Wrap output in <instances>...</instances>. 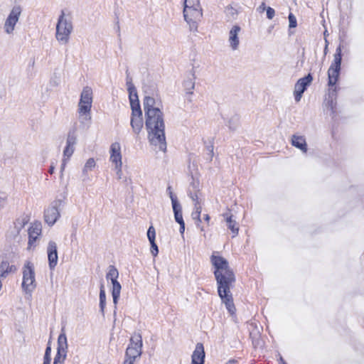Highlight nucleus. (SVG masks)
Returning a JSON list of instances; mask_svg holds the SVG:
<instances>
[{"label":"nucleus","mask_w":364,"mask_h":364,"mask_svg":"<svg viewBox=\"0 0 364 364\" xmlns=\"http://www.w3.org/2000/svg\"><path fill=\"white\" fill-rule=\"evenodd\" d=\"M142 336L140 333H134L131 338L130 343L126 350L125 357L136 360L142 353Z\"/></svg>","instance_id":"obj_7"},{"label":"nucleus","mask_w":364,"mask_h":364,"mask_svg":"<svg viewBox=\"0 0 364 364\" xmlns=\"http://www.w3.org/2000/svg\"><path fill=\"white\" fill-rule=\"evenodd\" d=\"M57 345V353L55 358L65 360L67 358L68 345L67 336L64 329L61 330V332L58 336Z\"/></svg>","instance_id":"obj_13"},{"label":"nucleus","mask_w":364,"mask_h":364,"mask_svg":"<svg viewBox=\"0 0 364 364\" xmlns=\"http://www.w3.org/2000/svg\"><path fill=\"white\" fill-rule=\"evenodd\" d=\"M77 138L74 132L69 133L66 141V146L63 151V158L70 159L75 151Z\"/></svg>","instance_id":"obj_19"},{"label":"nucleus","mask_w":364,"mask_h":364,"mask_svg":"<svg viewBox=\"0 0 364 364\" xmlns=\"http://www.w3.org/2000/svg\"><path fill=\"white\" fill-rule=\"evenodd\" d=\"M202 211L201 205L195 204L194 210L193 211L191 216L193 220H195L196 226L200 229L201 232H204V228L200 225L201 219H200V213Z\"/></svg>","instance_id":"obj_27"},{"label":"nucleus","mask_w":364,"mask_h":364,"mask_svg":"<svg viewBox=\"0 0 364 364\" xmlns=\"http://www.w3.org/2000/svg\"><path fill=\"white\" fill-rule=\"evenodd\" d=\"M48 264L50 269H53L58 263L57 245L53 241H50L47 247Z\"/></svg>","instance_id":"obj_18"},{"label":"nucleus","mask_w":364,"mask_h":364,"mask_svg":"<svg viewBox=\"0 0 364 364\" xmlns=\"http://www.w3.org/2000/svg\"><path fill=\"white\" fill-rule=\"evenodd\" d=\"M27 220L24 218H17L6 232V240L10 243L19 244L25 236L24 228Z\"/></svg>","instance_id":"obj_5"},{"label":"nucleus","mask_w":364,"mask_h":364,"mask_svg":"<svg viewBox=\"0 0 364 364\" xmlns=\"http://www.w3.org/2000/svg\"><path fill=\"white\" fill-rule=\"evenodd\" d=\"M109 153V160L114 165V166L122 165L121 145L119 142H114L111 144Z\"/></svg>","instance_id":"obj_17"},{"label":"nucleus","mask_w":364,"mask_h":364,"mask_svg":"<svg viewBox=\"0 0 364 364\" xmlns=\"http://www.w3.org/2000/svg\"><path fill=\"white\" fill-rule=\"evenodd\" d=\"M134 362H135V360H132V359H129V358L125 357V359L124 360L123 364H134Z\"/></svg>","instance_id":"obj_45"},{"label":"nucleus","mask_w":364,"mask_h":364,"mask_svg":"<svg viewBox=\"0 0 364 364\" xmlns=\"http://www.w3.org/2000/svg\"><path fill=\"white\" fill-rule=\"evenodd\" d=\"M21 287L26 294H31L36 287L35 267L30 261H26L22 269Z\"/></svg>","instance_id":"obj_6"},{"label":"nucleus","mask_w":364,"mask_h":364,"mask_svg":"<svg viewBox=\"0 0 364 364\" xmlns=\"http://www.w3.org/2000/svg\"><path fill=\"white\" fill-rule=\"evenodd\" d=\"M210 261L215 268L214 274L218 283V294L228 312L232 315L236 309L230 289L235 282L234 274L230 269L228 261L217 252L213 253Z\"/></svg>","instance_id":"obj_1"},{"label":"nucleus","mask_w":364,"mask_h":364,"mask_svg":"<svg viewBox=\"0 0 364 364\" xmlns=\"http://www.w3.org/2000/svg\"><path fill=\"white\" fill-rule=\"evenodd\" d=\"M147 237L149 242L155 241L156 231L154 228L151 225L147 231Z\"/></svg>","instance_id":"obj_36"},{"label":"nucleus","mask_w":364,"mask_h":364,"mask_svg":"<svg viewBox=\"0 0 364 364\" xmlns=\"http://www.w3.org/2000/svg\"><path fill=\"white\" fill-rule=\"evenodd\" d=\"M241 31V28L238 25H234L230 32L228 36V43L231 50H237L240 46L239 33Z\"/></svg>","instance_id":"obj_16"},{"label":"nucleus","mask_w":364,"mask_h":364,"mask_svg":"<svg viewBox=\"0 0 364 364\" xmlns=\"http://www.w3.org/2000/svg\"><path fill=\"white\" fill-rule=\"evenodd\" d=\"M178 224L180 225V228H179L180 233L181 235H183L184 231H185V223L183 222V223H178Z\"/></svg>","instance_id":"obj_44"},{"label":"nucleus","mask_w":364,"mask_h":364,"mask_svg":"<svg viewBox=\"0 0 364 364\" xmlns=\"http://www.w3.org/2000/svg\"><path fill=\"white\" fill-rule=\"evenodd\" d=\"M21 11L22 9L19 5L14 6L11 10L4 25V31L7 34H11L14 32L15 26L18 21Z\"/></svg>","instance_id":"obj_10"},{"label":"nucleus","mask_w":364,"mask_h":364,"mask_svg":"<svg viewBox=\"0 0 364 364\" xmlns=\"http://www.w3.org/2000/svg\"><path fill=\"white\" fill-rule=\"evenodd\" d=\"M291 144L304 153L307 151V144L304 136L294 134L291 137Z\"/></svg>","instance_id":"obj_24"},{"label":"nucleus","mask_w":364,"mask_h":364,"mask_svg":"<svg viewBox=\"0 0 364 364\" xmlns=\"http://www.w3.org/2000/svg\"><path fill=\"white\" fill-rule=\"evenodd\" d=\"M106 306V294L104 285L102 284L100 285V311L102 314H104L105 308Z\"/></svg>","instance_id":"obj_32"},{"label":"nucleus","mask_w":364,"mask_h":364,"mask_svg":"<svg viewBox=\"0 0 364 364\" xmlns=\"http://www.w3.org/2000/svg\"><path fill=\"white\" fill-rule=\"evenodd\" d=\"M50 347L48 346L46 350L43 364H50Z\"/></svg>","instance_id":"obj_38"},{"label":"nucleus","mask_w":364,"mask_h":364,"mask_svg":"<svg viewBox=\"0 0 364 364\" xmlns=\"http://www.w3.org/2000/svg\"><path fill=\"white\" fill-rule=\"evenodd\" d=\"M69 161V159H67L65 158H63V163L61 164V167H60V169H61V172H63L65 169V167L66 166V164L67 162Z\"/></svg>","instance_id":"obj_43"},{"label":"nucleus","mask_w":364,"mask_h":364,"mask_svg":"<svg viewBox=\"0 0 364 364\" xmlns=\"http://www.w3.org/2000/svg\"><path fill=\"white\" fill-rule=\"evenodd\" d=\"M203 16L202 8H191L187 6L183 9V16L186 21L188 23L190 27V30L192 31H197L198 22L200 21Z\"/></svg>","instance_id":"obj_9"},{"label":"nucleus","mask_w":364,"mask_h":364,"mask_svg":"<svg viewBox=\"0 0 364 364\" xmlns=\"http://www.w3.org/2000/svg\"><path fill=\"white\" fill-rule=\"evenodd\" d=\"M183 87L186 94L192 95L195 88V77L194 75L188 77L183 81Z\"/></svg>","instance_id":"obj_29"},{"label":"nucleus","mask_w":364,"mask_h":364,"mask_svg":"<svg viewBox=\"0 0 364 364\" xmlns=\"http://www.w3.org/2000/svg\"><path fill=\"white\" fill-rule=\"evenodd\" d=\"M73 31V26L70 18L61 11L56 24L55 38L61 45L68 43L70 35Z\"/></svg>","instance_id":"obj_3"},{"label":"nucleus","mask_w":364,"mask_h":364,"mask_svg":"<svg viewBox=\"0 0 364 364\" xmlns=\"http://www.w3.org/2000/svg\"><path fill=\"white\" fill-rule=\"evenodd\" d=\"M60 211L56 206L48 207L44 213L45 221L49 225H54L60 218Z\"/></svg>","instance_id":"obj_22"},{"label":"nucleus","mask_w":364,"mask_h":364,"mask_svg":"<svg viewBox=\"0 0 364 364\" xmlns=\"http://www.w3.org/2000/svg\"><path fill=\"white\" fill-rule=\"evenodd\" d=\"M258 9L259 11H263L267 9L265 3H262L261 5L259 6Z\"/></svg>","instance_id":"obj_48"},{"label":"nucleus","mask_w":364,"mask_h":364,"mask_svg":"<svg viewBox=\"0 0 364 364\" xmlns=\"http://www.w3.org/2000/svg\"><path fill=\"white\" fill-rule=\"evenodd\" d=\"M122 165L114 166V170L116 171V173H117L118 179L122 178Z\"/></svg>","instance_id":"obj_41"},{"label":"nucleus","mask_w":364,"mask_h":364,"mask_svg":"<svg viewBox=\"0 0 364 364\" xmlns=\"http://www.w3.org/2000/svg\"><path fill=\"white\" fill-rule=\"evenodd\" d=\"M127 85L131 109H141L136 87L132 82H127Z\"/></svg>","instance_id":"obj_21"},{"label":"nucleus","mask_w":364,"mask_h":364,"mask_svg":"<svg viewBox=\"0 0 364 364\" xmlns=\"http://www.w3.org/2000/svg\"><path fill=\"white\" fill-rule=\"evenodd\" d=\"M173 211L174 213V218L176 223H181L184 222L182 213V206L180 203L172 205Z\"/></svg>","instance_id":"obj_30"},{"label":"nucleus","mask_w":364,"mask_h":364,"mask_svg":"<svg viewBox=\"0 0 364 364\" xmlns=\"http://www.w3.org/2000/svg\"><path fill=\"white\" fill-rule=\"evenodd\" d=\"M109 280L111 281V283H112V285H113L114 283H117V282H119L117 281V279H109Z\"/></svg>","instance_id":"obj_52"},{"label":"nucleus","mask_w":364,"mask_h":364,"mask_svg":"<svg viewBox=\"0 0 364 364\" xmlns=\"http://www.w3.org/2000/svg\"><path fill=\"white\" fill-rule=\"evenodd\" d=\"M313 81V77L309 73L304 77L298 80L294 86V99L296 102H299L301 99L302 94L306 90V87L311 85Z\"/></svg>","instance_id":"obj_12"},{"label":"nucleus","mask_w":364,"mask_h":364,"mask_svg":"<svg viewBox=\"0 0 364 364\" xmlns=\"http://www.w3.org/2000/svg\"><path fill=\"white\" fill-rule=\"evenodd\" d=\"M151 244V252L153 255V256H156L159 253V249L158 247L155 242V241L149 242Z\"/></svg>","instance_id":"obj_39"},{"label":"nucleus","mask_w":364,"mask_h":364,"mask_svg":"<svg viewBox=\"0 0 364 364\" xmlns=\"http://www.w3.org/2000/svg\"><path fill=\"white\" fill-rule=\"evenodd\" d=\"M6 204V199L0 197V209L3 208Z\"/></svg>","instance_id":"obj_46"},{"label":"nucleus","mask_w":364,"mask_h":364,"mask_svg":"<svg viewBox=\"0 0 364 364\" xmlns=\"http://www.w3.org/2000/svg\"><path fill=\"white\" fill-rule=\"evenodd\" d=\"M92 101L93 97L92 88L89 86L83 87L77 105V112L80 118H82L85 120H90L91 119Z\"/></svg>","instance_id":"obj_4"},{"label":"nucleus","mask_w":364,"mask_h":364,"mask_svg":"<svg viewBox=\"0 0 364 364\" xmlns=\"http://www.w3.org/2000/svg\"><path fill=\"white\" fill-rule=\"evenodd\" d=\"M145 124L148 131L149 139L151 145L160 151L166 149L165 124L164 114L161 109L149 110L145 114Z\"/></svg>","instance_id":"obj_2"},{"label":"nucleus","mask_w":364,"mask_h":364,"mask_svg":"<svg viewBox=\"0 0 364 364\" xmlns=\"http://www.w3.org/2000/svg\"><path fill=\"white\" fill-rule=\"evenodd\" d=\"M64 362H65V360L54 358L53 364H63Z\"/></svg>","instance_id":"obj_47"},{"label":"nucleus","mask_w":364,"mask_h":364,"mask_svg":"<svg viewBox=\"0 0 364 364\" xmlns=\"http://www.w3.org/2000/svg\"><path fill=\"white\" fill-rule=\"evenodd\" d=\"M205 355L203 345L200 343H197L191 355V364H204Z\"/></svg>","instance_id":"obj_20"},{"label":"nucleus","mask_w":364,"mask_h":364,"mask_svg":"<svg viewBox=\"0 0 364 364\" xmlns=\"http://www.w3.org/2000/svg\"><path fill=\"white\" fill-rule=\"evenodd\" d=\"M188 196L193 201L194 205H201L202 203V193L200 190V185L199 181H193L188 188Z\"/></svg>","instance_id":"obj_14"},{"label":"nucleus","mask_w":364,"mask_h":364,"mask_svg":"<svg viewBox=\"0 0 364 364\" xmlns=\"http://www.w3.org/2000/svg\"><path fill=\"white\" fill-rule=\"evenodd\" d=\"M16 267L15 265H11L6 260L2 261L0 264V277L6 278L11 272H15Z\"/></svg>","instance_id":"obj_25"},{"label":"nucleus","mask_w":364,"mask_h":364,"mask_svg":"<svg viewBox=\"0 0 364 364\" xmlns=\"http://www.w3.org/2000/svg\"><path fill=\"white\" fill-rule=\"evenodd\" d=\"M342 60L341 48L338 47L333 55V61L328 70V86H334L338 79Z\"/></svg>","instance_id":"obj_8"},{"label":"nucleus","mask_w":364,"mask_h":364,"mask_svg":"<svg viewBox=\"0 0 364 364\" xmlns=\"http://www.w3.org/2000/svg\"><path fill=\"white\" fill-rule=\"evenodd\" d=\"M122 286L119 282L114 283L112 287V296L113 299V303L114 305V315L116 314L117 305L118 303L119 298L120 296Z\"/></svg>","instance_id":"obj_28"},{"label":"nucleus","mask_w":364,"mask_h":364,"mask_svg":"<svg viewBox=\"0 0 364 364\" xmlns=\"http://www.w3.org/2000/svg\"><path fill=\"white\" fill-rule=\"evenodd\" d=\"M223 215L226 220L228 228L231 230L232 232V237H235L239 232V227L237 223L235 220L232 219V215H229V213H224Z\"/></svg>","instance_id":"obj_26"},{"label":"nucleus","mask_w":364,"mask_h":364,"mask_svg":"<svg viewBox=\"0 0 364 364\" xmlns=\"http://www.w3.org/2000/svg\"><path fill=\"white\" fill-rule=\"evenodd\" d=\"M143 105H144V109L145 114L149 110H157V109H159V107H156L155 106L156 105V101H155L154 98H153L151 97H149V96L145 97V98L144 100Z\"/></svg>","instance_id":"obj_31"},{"label":"nucleus","mask_w":364,"mask_h":364,"mask_svg":"<svg viewBox=\"0 0 364 364\" xmlns=\"http://www.w3.org/2000/svg\"><path fill=\"white\" fill-rule=\"evenodd\" d=\"M95 166L96 161L94 158H90L85 161L82 168V181L83 182L90 181L91 180L89 173L92 171Z\"/></svg>","instance_id":"obj_23"},{"label":"nucleus","mask_w":364,"mask_h":364,"mask_svg":"<svg viewBox=\"0 0 364 364\" xmlns=\"http://www.w3.org/2000/svg\"><path fill=\"white\" fill-rule=\"evenodd\" d=\"M208 151H209V154H208V159L210 161L212 160L213 157V145H210L209 147H208Z\"/></svg>","instance_id":"obj_42"},{"label":"nucleus","mask_w":364,"mask_h":364,"mask_svg":"<svg viewBox=\"0 0 364 364\" xmlns=\"http://www.w3.org/2000/svg\"><path fill=\"white\" fill-rule=\"evenodd\" d=\"M288 18H289V28H293L296 27L297 22H296V18L294 16V15L293 14L290 13L289 14Z\"/></svg>","instance_id":"obj_37"},{"label":"nucleus","mask_w":364,"mask_h":364,"mask_svg":"<svg viewBox=\"0 0 364 364\" xmlns=\"http://www.w3.org/2000/svg\"><path fill=\"white\" fill-rule=\"evenodd\" d=\"M54 168H55V167H54L53 166H50V168H49V173H50V174H53V172H54Z\"/></svg>","instance_id":"obj_50"},{"label":"nucleus","mask_w":364,"mask_h":364,"mask_svg":"<svg viewBox=\"0 0 364 364\" xmlns=\"http://www.w3.org/2000/svg\"><path fill=\"white\" fill-rule=\"evenodd\" d=\"M42 232V226L39 223H33L28 230V250H32L37 246V242L39 240Z\"/></svg>","instance_id":"obj_11"},{"label":"nucleus","mask_w":364,"mask_h":364,"mask_svg":"<svg viewBox=\"0 0 364 364\" xmlns=\"http://www.w3.org/2000/svg\"><path fill=\"white\" fill-rule=\"evenodd\" d=\"M187 6H190L191 8L201 7L199 0H185L184 8H187Z\"/></svg>","instance_id":"obj_35"},{"label":"nucleus","mask_w":364,"mask_h":364,"mask_svg":"<svg viewBox=\"0 0 364 364\" xmlns=\"http://www.w3.org/2000/svg\"><path fill=\"white\" fill-rule=\"evenodd\" d=\"M226 364H235V361L234 360H230L228 363H227Z\"/></svg>","instance_id":"obj_53"},{"label":"nucleus","mask_w":364,"mask_h":364,"mask_svg":"<svg viewBox=\"0 0 364 364\" xmlns=\"http://www.w3.org/2000/svg\"><path fill=\"white\" fill-rule=\"evenodd\" d=\"M118 277H119V272H118L117 269L113 265L109 266L108 272L106 275V279L107 280L117 279Z\"/></svg>","instance_id":"obj_33"},{"label":"nucleus","mask_w":364,"mask_h":364,"mask_svg":"<svg viewBox=\"0 0 364 364\" xmlns=\"http://www.w3.org/2000/svg\"><path fill=\"white\" fill-rule=\"evenodd\" d=\"M267 17L269 19H272L275 15V11L271 7H267L266 9Z\"/></svg>","instance_id":"obj_40"},{"label":"nucleus","mask_w":364,"mask_h":364,"mask_svg":"<svg viewBox=\"0 0 364 364\" xmlns=\"http://www.w3.org/2000/svg\"><path fill=\"white\" fill-rule=\"evenodd\" d=\"M131 126L133 132L138 134L143 128L144 122L141 109H132L131 116Z\"/></svg>","instance_id":"obj_15"},{"label":"nucleus","mask_w":364,"mask_h":364,"mask_svg":"<svg viewBox=\"0 0 364 364\" xmlns=\"http://www.w3.org/2000/svg\"><path fill=\"white\" fill-rule=\"evenodd\" d=\"M229 127L230 129L235 130L237 127L236 125H231L230 123L229 124Z\"/></svg>","instance_id":"obj_51"},{"label":"nucleus","mask_w":364,"mask_h":364,"mask_svg":"<svg viewBox=\"0 0 364 364\" xmlns=\"http://www.w3.org/2000/svg\"><path fill=\"white\" fill-rule=\"evenodd\" d=\"M166 193L168 195L171 200V204H175V203H179L178 200V198H177V196L173 193V191H172V188L171 186H168L166 188Z\"/></svg>","instance_id":"obj_34"},{"label":"nucleus","mask_w":364,"mask_h":364,"mask_svg":"<svg viewBox=\"0 0 364 364\" xmlns=\"http://www.w3.org/2000/svg\"><path fill=\"white\" fill-rule=\"evenodd\" d=\"M203 218H204V220L205 222H207V223H209V221H210V216L208 214L205 215Z\"/></svg>","instance_id":"obj_49"}]
</instances>
